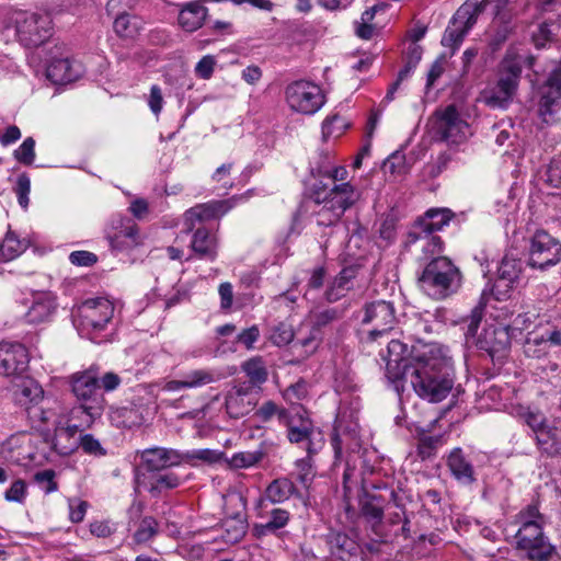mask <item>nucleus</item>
<instances>
[{"label":"nucleus","instance_id":"obj_25","mask_svg":"<svg viewBox=\"0 0 561 561\" xmlns=\"http://www.w3.org/2000/svg\"><path fill=\"white\" fill-rule=\"evenodd\" d=\"M287 437L290 443L301 445L306 449L309 458L322 449L324 445L322 432L314 426H302L298 428L294 425L290 430H287Z\"/></svg>","mask_w":561,"mask_h":561},{"label":"nucleus","instance_id":"obj_11","mask_svg":"<svg viewBox=\"0 0 561 561\" xmlns=\"http://www.w3.org/2000/svg\"><path fill=\"white\" fill-rule=\"evenodd\" d=\"M243 198L242 195H234L227 199H213L191 207L184 213L185 231L191 232L197 224L222 217Z\"/></svg>","mask_w":561,"mask_h":561},{"label":"nucleus","instance_id":"obj_16","mask_svg":"<svg viewBox=\"0 0 561 561\" xmlns=\"http://www.w3.org/2000/svg\"><path fill=\"white\" fill-rule=\"evenodd\" d=\"M30 356L26 347L20 343H0V375L22 377L27 370Z\"/></svg>","mask_w":561,"mask_h":561},{"label":"nucleus","instance_id":"obj_53","mask_svg":"<svg viewBox=\"0 0 561 561\" xmlns=\"http://www.w3.org/2000/svg\"><path fill=\"white\" fill-rule=\"evenodd\" d=\"M13 156L20 163L32 165L35 160V140L32 137L25 138L20 147L14 150Z\"/></svg>","mask_w":561,"mask_h":561},{"label":"nucleus","instance_id":"obj_57","mask_svg":"<svg viewBox=\"0 0 561 561\" xmlns=\"http://www.w3.org/2000/svg\"><path fill=\"white\" fill-rule=\"evenodd\" d=\"M55 477L56 472L53 469H45L36 472L33 479L46 494H49L57 491L58 489Z\"/></svg>","mask_w":561,"mask_h":561},{"label":"nucleus","instance_id":"obj_43","mask_svg":"<svg viewBox=\"0 0 561 561\" xmlns=\"http://www.w3.org/2000/svg\"><path fill=\"white\" fill-rule=\"evenodd\" d=\"M520 270V262L518 260L505 255L497 268V282H504L506 287L511 286L518 278Z\"/></svg>","mask_w":561,"mask_h":561},{"label":"nucleus","instance_id":"obj_32","mask_svg":"<svg viewBox=\"0 0 561 561\" xmlns=\"http://www.w3.org/2000/svg\"><path fill=\"white\" fill-rule=\"evenodd\" d=\"M298 494V489L290 479L278 478L273 480L265 489L264 500L272 504H280Z\"/></svg>","mask_w":561,"mask_h":561},{"label":"nucleus","instance_id":"obj_45","mask_svg":"<svg viewBox=\"0 0 561 561\" xmlns=\"http://www.w3.org/2000/svg\"><path fill=\"white\" fill-rule=\"evenodd\" d=\"M519 419L533 431L536 436L548 424L546 415L530 408H522L518 411Z\"/></svg>","mask_w":561,"mask_h":561},{"label":"nucleus","instance_id":"obj_60","mask_svg":"<svg viewBox=\"0 0 561 561\" xmlns=\"http://www.w3.org/2000/svg\"><path fill=\"white\" fill-rule=\"evenodd\" d=\"M81 447L85 454L96 457L105 456L106 450L101 446L100 442L91 434H85L80 437L78 447Z\"/></svg>","mask_w":561,"mask_h":561},{"label":"nucleus","instance_id":"obj_47","mask_svg":"<svg viewBox=\"0 0 561 561\" xmlns=\"http://www.w3.org/2000/svg\"><path fill=\"white\" fill-rule=\"evenodd\" d=\"M344 316V309L334 307L327 308L314 312L312 314V328L319 331L320 329L331 324L334 321L342 319Z\"/></svg>","mask_w":561,"mask_h":561},{"label":"nucleus","instance_id":"obj_26","mask_svg":"<svg viewBox=\"0 0 561 561\" xmlns=\"http://www.w3.org/2000/svg\"><path fill=\"white\" fill-rule=\"evenodd\" d=\"M81 65L69 58L53 59L46 69V77L54 84H67L81 76Z\"/></svg>","mask_w":561,"mask_h":561},{"label":"nucleus","instance_id":"obj_37","mask_svg":"<svg viewBox=\"0 0 561 561\" xmlns=\"http://www.w3.org/2000/svg\"><path fill=\"white\" fill-rule=\"evenodd\" d=\"M14 398L21 404L35 402L43 397L42 387L31 378H21L14 387Z\"/></svg>","mask_w":561,"mask_h":561},{"label":"nucleus","instance_id":"obj_4","mask_svg":"<svg viewBox=\"0 0 561 561\" xmlns=\"http://www.w3.org/2000/svg\"><path fill=\"white\" fill-rule=\"evenodd\" d=\"M69 385L71 392L80 403L72 410V414L84 413L83 423L90 426L101 417L106 404L100 387L99 371L93 368L77 371L69 376Z\"/></svg>","mask_w":561,"mask_h":561},{"label":"nucleus","instance_id":"obj_39","mask_svg":"<svg viewBox=\"0 0 561 561\" xmlns=\"http://www.w3.org/2000/svg\"><path fill=\"white\" fill-rule=\"evenodd\" d=\"M28 247L26 240H21L9 230L0 244V254L4 261H11L22 254Z\"/></svg>","mask_w":561,"mask_h":561},{"label":"nucleus","instance_id":"obj_27","mask_svg":"<svg viewBox=\"0 0 561 561\" xmlns=\"http://www.w3.org/2000/svg\"><path fill=\"white\" fill-rule=\"evenodd\" d=\"M453 217L454 214L448 208H432L419 218L412 228L435 234L436 231H440L447 226Z\"/></svg>","mask_w":561,"mask_h":561},{"label":"nucleus","instance_id":"obj_54","mask_svg":"<svg viewBox=\"0 0 561 561\" xmlns=\"http://www.w3.org/2000/svg\"><path fill=\"white\" fill-rule=\"evenodd\" d=\"M468 30L462 27L460 24L454 26L450 24L442 38V44L446 47L458 48L462 43L463 38L468 34Z\"/></svg>","mask_w":561,"mask_h":561},{"label":"nucleus","instance_id":"obj_3","mask_svg":"<svg viewBox=\"0 0 561 561\" xmlns=\"http://www.w3.org/2000/svg\"><path fill=\"white\" fill-rule=\"evenodd\" d=\"M519 525L516 547L531 561H548L556 548L543 533L545 517L536 504H529L516 515Z\"/></svg>","mask_w":561,"mask_h":561},{"label":"nucleus","instance_id":"obj_6","mask_svg":"<svg viewBox=\"0 0 561 561\" xmlns=\"http://www.w3.org/2000/svg\"><path fill=\"white\" fill-rule=\"evenodd\" d=\"M114 314L113 304L103 297L84 300L73 312V323L82 335L94 341Z\"/></svg>","mask_w":561,"mask_h":561},{"label":"nucleus","instance_id":"obj_23","mask_svg":"<svg viewBox=\"0 0 561 561\" xmlns=\"http://www.w3.org/2000/svg\"><path fill=\"white\" fill-rule=\"evenodd\" d=\"M141 460L149 471H160L183 462L182 453L176 449L154 447L142 451Z\"/></svg>","mask_w":561,"mask_h":561},{"label":"nucleus","instance_id":"obj_51","mask_svg":"<svg viewBox=\"0 0 561 561\" xmlns=\"http://www.w3.org/2000/svg\"><path fill=\"white\" fill-rule=\"evenodd\" d=\"M262 458V450L240 451L231 457L230 465L237 469L249 468L260 462Z\"/></svg>","mask_w":561,"mask_h":561},{"label":"nucleus","instance_id":"obj_34","mask_svg":"<svg viewBox=\"0 0 561 561\" xmlns=\"http://www.w3.org/2000/svg\"><path fill=\"white\" fill-rule=\"evenodd\" d=\"M486 0L478 1H466L459 7L454 14L450 24L454 26L460 24L462 27L470 31L476 24L479 14L484 10Z\"/></svg>","mask_w":561,"mask_h":561},{"label":"nucleus","instance_id":"obj_14","mask_svg":"<svg viewBox=\"0 0 561 561\" xmlns=\"http://www.w3.org/2000/svg\"><path fill=\"white\" fill-rule=\"evenodd\" d=\"M436 133L442 140L459 144L466 139L469 125L460 117L455 105H448L443 112H436Z\"/></svg>","mask_w":561,"mask_h":561},{"label":"nucleus","instance_id":"obj_31","mask_svg":"<svg viewBox=\"0 0 561 561\" xmlns=\"http://www.w3.org/2000/svg\"><path fill=\"white\" fill-rule=\"evenodd\" d=\"M290 520V513L284 508H273L266 523L256 524L253 527V535L262 538L270 535H276L285 528Z\"/></svg>","mask_w":561,"mask_h":561},{"label":"nucleus","instance_id":"obj_2","mask_svg":"<svg viewBox=\"0 0 561 561\" xmlns=\"http://www.w3.org/2000/svg\"><path fill=\"white\" fill-rule=\"evenodd\" d=\"M535 57L519 55L510 48L497 65L496 80L480 93V100L490 108L505 110L513 102L519 87L523 66H534Z\"/></svg>","mask_w":561,"mask_h":561},{"label":"nucleus","instance_id":"obj_46","mask_svg":"<svg viewBox=\"0 0 561 561\" xmlns=\"http://www.w3.org/2000/svg\"><path fill=\"white\" fill-rule=\"evenodd\" d=\"M286 409L280 408L274 401L268 400L263 402L253 414V417L262 423L270 422L274 416H277L279 423L286 416Z\"/></svg>","mask_w":561,"mask_h":561},{"label":"nucleus","instance_id":"obj_40","mask_svg":"<svg viewBox=\"0 0 561 561\" xmlns=\"http://www.w3.org/2000/svg\"><path fill=\"white\" fill-rule=\"evenodd\" d=\"M141 28V21L135 15L123 13L114 21L115 33L123 38H134Z\"/></svg>","mask_w":561,"mask_h":561},{"label":"nucleus","instance_id":"obj_61","mask_svg":"<svg viewBox=\"0 0 561 561\" xmlns=\"http://www.w3.org/2000/svg\"><path fill=\"white\" fill-rule=\"evenodd\" d=\"M546 182L552 187H561V153L554 157L546 172Z\"/></svg>","mask_w":561,"mask_h":561},{"label":"nucleus","instance_id":"obj_19","mask_svg":"<svg viewBox=\"0 0 561 561\" xmlns=\"http://www.w3.org/2000/svg\"><path fill=\"white\" fill-rule=\"evenodd\" d=\"M218 238L215 233L205 227L197 228L193 232L190 245L193 255H190L186 261L197 257L214 262L218 255Z\"/></svg>","mask_w":561,"mask_h":561},{"label":"nucleus","instance_id":"obj_12","mask_svg":"<svg viewBox=\"0 0 561 561\" xmlns=\"http://www.w3.org/2000/svg\"><path fill=\"white\" fill-rule=\"evenodd\" d=\"M362 322L364 324H374V329L369 331L368 337L370 341H375L392 329L396 322L393 304L386 300L366 304Z\"/></svg>","mask_w":561,"mask_h":561},{"label":"nucleus","instance_id":"obj_42","mask_svg":"<svg viewBox=\"0 0 561 561\" xmlns=\"http://www.w3.org/2000/svg\"><path fill=\"white\" fill-rule=\"evenodd\" d=\"M182 457L183 462L190 463L191 466H197L198 462L211 465L221 459L222 453L215 449L204 448L182 453Z\"/></svg>","mask_w":561,"mask_h":561},{"label":"nucleus","instance_id":"obj_55","mask_svg":"<svg viewBox=\"0 0 561 561\" xmlns=\"http://www.w3.org/2000/svg\"><path fill=\"white\" fill-rule=\"evenodd\" d=\"M483 311L484 307L482 304H479L476 306L472 310L470 316L465 320V323L467 325L465 336L466 341L469 342L470 339H474L477 335L478 328L481 323V320L483 318Z\"/></svg>","mask_w":561,"mask_h":561},{"label":"nucleus","instance_id":"obj_1","mask_svg":"<svg viewBox=\"0 0 561 561\" xmlns=\"http://www.w3.org/2000/svg\"><path fill=\"white\" fill-rule=\"evenodd\" d=\"M400 383H409L428 402H440L454 387L450 358L438 344L412 345V360L404 365Z\"/></svg>","mask_w":561,"mask_h":561},{"label":"nucleus","instance_id":"obj_41","mask_svg":"<svg viewBox=\"0 0 561 561\" xmlns=\"http://www.w3.org/2000/svg\"><path fill=\"white\" fill-rule=\"evenodd\" d=\"M539 318V313L535 310H528L522 313H518L508 325H505L510 333H512V337L515 339L517 335L523 334V332L536 328L537 320Z\"/></svg>","mask_w":561,"mask_h":561},{"label":"nucleus","instance_id":"obj_8","mask_svg":"<svg viewBox=\"0 0 561 561\" xmlns=\"http://www.w3.org/2000/svg\"><path fill=\"white\" fill-rule=\"evenodd\" d=\"M15 24L18 38L25 47H37L50 36L51 19L47 13H20Z\"/></svg>","mask_w":561,"mask_h":561},{"label":"nucleus","instance_id":"obj_63","mask_svg":"<svg viewBox=\"0 0 561 561\" xmlns=\"http://www.w3.org/2000/svg\"><path fill=\"white\" fill-rule=\"evenodd\" d=\"M216 66V59L211 55L204 56L195 66V73L201 79H209Z\"/></svg>","mask_w":561,"mask_h":561},{"label":"nucleus","instance_id":"obj_22","mask_svg":"<svg viewBox=\"0 0 561 561\" xmlns=\"http://www.w3.org/2000/svg\"><path fill=\"white\" fill-rule=\"evenodd\" d=\"M57 309L56 298L50 293H41L33 296L31 305L25 312V320L30 324L50 321Z\"/></svg>","mask_w":561,"mask_h":561},{"label":"nucleus","instance_id":"obj_58","mask_svg":"<svg viewBox=\"0 0 561 561\" xmlns=\"http://www.w3.org/2000/svg\"><path fill=\"white\" fill-rule=\"evenodd\" d=\"M27 495V484L22 479H16L4 492V499L8 502L23 504Z\"/></svg>","mask_w":561,"mask_h":561},{"label":"nucleus","instance_id":"obj_18","mask_svg":"<svg viewBox=\"0 0 561 561\" xmlns=\"http://www.w3.org/2000/svg\"><path fill=\"white\" fill-rule=\"evenodd\" d=\"M358 199L353 185L348 182L334 184L322 198V204L335 213L334 218H341Z\"/></svg>","mask_w":561,"mask_h":561},{"label":"nucleus","instance_id":"obj_52","mask_svg":"<svg viewBox=\"0 0 561 561\" xmlns=\"http://www.w3.org/2000/svg\"><path fill=\"white\" fill-rule=\"evenodd\" d=\"M524 353L527 357L541 358L548 353V340L540 337H527L524 344Z\"/></svg>","mask_w":561,"mask_h":561},{"label":"nucleus","instance_id":"obj_50","mask_svg":"<svg viewBox=\"0 0 561 561\" xmlns=\"http://www.w3.org/2000/svg\"><path fill=\"white\" fill-rule=\"evenodd\" d=\"M158 533V522L151 517L146 516L141 519L138 529L134 534V540L137 543L149 541Z\"/></svg>","mask_w":561,"mask_h":561},{"label":"nucleus","instance_id":"obj_33","mask_svg":"<svg viewBox=\"0 0 561 561\" xmlns=\"http://www.w3.org/2000/svg\"><path fill=\"white\" fill-rule=\"evenodd\" d=\"M207 15V9L198 2L187 3L179 14V24L186 32L198 30Z\"/></svg>","mask_w":561,"mask_h":561},{"label":"nucleus","instance_id":"obj_36","mask_svg":"<svg viewBox=\"0 0 561 561\" xmlns=\"http://www.w3.org/2000/svg\"><path fill=\"white\" fill-rule=\"evenodd\" d=\"M247 518L243 511H238L222 520L225 540L229 543L239 542L247 533Z\"/></svg>","mask_w":561,"mask_h":561},{"label":"nucleus","instance_id":"obj_9","mask_svg":"<svg viewBox=\"0 0 561 561\" xmlns=\"http://www.w3.org/2000/svg\"><path fill=\"white\" fill-rule=\"evenodd\" d=\"M561 261V242L543 230L535 232L529 247V265L546 270Z\"/></svg>","mask_w":561,"mask_h":561},{"label":"nucleus","instance_id":"obj_48","mask_svg":"<svg viewBox=\"0 0 561 561\" xmlns=\"http://www.w3.org/2000/svg\"><path fill=\"white\" fill-rule=\"evenodd\" d=\"M350 124L339 114L328 116L322 123V135L328 137H340Z\"/></svg>","mask_w":561,"mask_h":561},{"label":"nucleus","instance_id":"obj_24","mask_svg":"<svg viewBox=\"0 0 561 561\" xmlns=\"http://www.w3.org/2000/svg\"><path fill=\"white\" fill-rule=\"evenodd\" d=\"M215 375L209 369H194L185 374L182 379L167 380L161 390L164 392H180L184 389H196L213 383Z\"/></svg>","mask_w":561,"mask_h":561},{"label":"nucleus","instance_id":"obj_49","mask_svg":"<svg viewBox=\"0 0 561 561\" xmlns=\"http://www.w3.org/2000/svg\"><path fill=\"white\" fill-rule=\"evenodd\" d=\"M280 424H284L287 430H290L294 425L298 428H301L302 426L313 427L312 421L301 407L293 408L290 411L287 410L286 416L283 419Z\"/></svg>","mask_w":561,"mask_h":561},{"label":"nucleus","instance_id":"obj_38","mask_svg":"<svg viewBox=\"0 0 561 561\" xmlns=\"http://www.w3.org/2000/svg\"><path fill=\"white\" fill-rule=\"evenodd\" d=\"M241 369L249 378L248 385L251 386L252 388L254 386L260 387L267 380L268 373L263 358L260 356H255L253 358L245 360L241 365Z\"/></svg>","mask_w":561,"mask_h":561},{"label":"nucleus","instance_id":"obj_56","mask_svg":"<svg viewBox=\"0 0 561 561\" xmlns=\"http://www.w3.org/2000/svg\"><path fill=\"white\" fill-rule=\"evenodd\" d=\"M181 484V479L173 472L159 474L156 481L151 484L150 493L157 494L164 489H175Z\"/></svg>","mask_w":561,"mask_h":561},{"label":"nucleus","instance_id":"obj_20","mask_svg":"<svg viewBox=\"0 0 561 561\" xmlns=\"http://www.w3.org/2000/svg\"><path fill=\"white\" fill-rule=\"evenodd\" d=\"M407 244L415 247V250L421 251L420 260L428 262L433 257L442 256L444 250V242L439 236L423 232L419 229L412 228L408 233Z\"/></svg>","mask_w":561,"mask_h":561},{"label":"nucleus","instance_id":"obj_28","mask_svg":"<svg viewBox=\"0 0 561 561\" xmlns=\"http://www.w3.org/2000/svg\"><path fill=\"white\" fill-rule=\"evenodd\" d=\"M453 477L462 484L474 482V469L472 463L465 457L460 448H455L447 460Z\"/></svg>","mask_w":561,"mask_h":561},{"label":"nucleus","instance_id":"obj_13","mask_svg":"<svg viewBox=\"0 0 561 561\" xmlns=\"http://www.w3.org/2000/svg\"><path fill=\"white\" fill-rule=\"evenodd\" d=\"M561 108V60L550 71L547 80L540 88L538 113L546 122H550L553 114Z\"/></svg>","mask_w":561,"mask_h":561},{"label":"nucleus","instance_id":"obj_21","mask_svg":"<svg viewBox=\"0 0 561 561\" xmlns=\"http://www.w3.org/2000/svg\"><path fill=\"white\" fill-rule=\"evenodd\" d=\"M331 554L342 561H363L360 546L346 534L330 533L327 536Z\"/></svg>","mask_w":561,"mask_h":561},{"label":"nucleus","instance_id":"obj_64","mask_svg":"<svg viewBox=\"0 0 561 561\" xmlns=\"http://www.w3.org/2000/svg\"><path fill=\"white\" fill-rule=\"evenodd\" d=\"M260 337V330L257 325H252L237 335V342L244 345L247 350H252L254 343Z\"/></svg>","mask_w":561,"mask_h":561},{"label":"nucleus","instance_id":"obj_35","mask_svg":"<svg viewBox=\"0 0 561 561\" xmlns=\"http://www.w3.org/2000/svg\"><path fill=\"white\" fill-rule=\"evenodd\" d=\"M78 425H68L66 427H57L53 439V448L59 455L66 456L78 448L79 439L76 438Z\"/></svg>","mask_w":561,"mask_h":561},{"label":"nucleus","instance_id":"obj_44","mask_svg":"<svg viewBox=\"0 0 561 561\" xmlns=\"http://www.w3.org/2000/svg\"><path fill=\"white\" fill-rule=\"evenodd\" d=\"M295 337V331L293 324L287 321H280L271 328L270 341L278 346H286L293 342Z\"/></svg>","mask_w":561,"mask_h":561},{"label":"nucleus","instance_id":"obj_62","mask_svg":"<svg viewBox=\"0 0 561 561\" xmlns=\"http://www.w3.org/2000/svg\"><path fill=\"white\" fill-rule=\"evenodd\" d=\"M312 175L314 178L330 179L334 185L336 181H344L347 178V170L344 167H334L332 169L318 168L317 170H312Z\"/></svg>","mask_w":561,"mask_h":561},{"label":"nucleus","instance_id":"obj_7","mask_svg":"<svg viewBox=\"0 0 561 561\" xmlns=\"http://www.w3.org/2000/svg\"><path fill=\"white\" fill-rule=\"evenodd\" d=\"M285 100L291 111L313 115L324 105L325 95L318 84L297 80L285 88Z\"/></svg>","mask_w":561,"mask_h":561},{"label":"nucleus","instance_id":"obj_5","mask_svg":"<svg viewBox=\"0 0 561 561\" xmlns=\"http://www.w3.org/2000/svg\"><path fill=\"white\" fill-rule=\"evenodd\" d=\"M419 284L428 296L444 299L458 290L461 273L447 256L433 257L424 266Z\"/></svg>","mask_w":561,"mask_h":561},{"label":"nucleus","instance_id":"obj_15","mask_svg":"<svg viewBox=\"0 0 561 561\" xmlns=\"http://www.w3.org/2000/svg\"><path fill=\"white\" fill-rule=\"evenodd\" d=\"M257 400V392L247 382L233 386L225 394L226 413L231 419L243 417L254 410Z\"/></svg>","mask_w":561,"mask_h":561},{"label":"nucleus","instance_id":"obj_59","mask_svg":"<svg viewBox=\"0 0 561 561\" xmlns=\"http://www.w3.org/2000/svg\"><path fill=\"white\" fill-rule=\"evenodd\" d=\"M14 192L20 206L26 209L30 202L28 194L31 192V180L26 173H22L18 176Z\"/></svg>","mask_w":561,"mask_h":561},{"label":"nucleus","instance_id":"obj_17","mask_svg":"<svg viewBox=\"0 0 561 561\" xmlns=\"http://www.w3.org/2000/svg\"><path fill=\"white\" fill-rule=\"evenodd\" d=\"M383 359L386 360V376L399 391L404 365L412 360V348L409 350L405 343L393 339L388 343L387 355L383 356Z\"/></svg>","mask_w":561,"mask_h":561},{"label":"nucleus","instance_id":"obj_30","mask_svg":"<svg viewBox=\"0 0 561 561\" xmlns=\"http://www.w3.org/2000/svg\"><path fill=\"white\" fill-rule=\"evenodd\" d=\"M539 450L548 456H557L561 453V427L548 423L535 436Z\"/></svg>","mask_w":561,"mask_h":561},{"label":"nucleus","instance_id":"obj_29","mask_svg":"<svg viewBox=\"0 0 561 561\" xmlns=\"http://www.w3.org/2000/svg\"><path fill=\"white\" fill-rule=\"evenodd\" d=\"M111 247L115 250H128L139 243V231L135 222H122L119 229L107 236Z\"/></svg>","mask_w":561,"mask_h":561},{"label":"nucleus","instance_id":"obj_10","mask_svg":"<svg viewBox=\"0 0 561 561\" xmlns=\"http://www.w3.org/2000/svg\"><path fill=\"white\" fill-rule=\"evenodd\" d=\"M512 333L505 325L490 324L474 341L476 346L484 351L494 364H501L511 348Z\"/></svg>","mask_w":561,"mask_h":561}]
</instances>
